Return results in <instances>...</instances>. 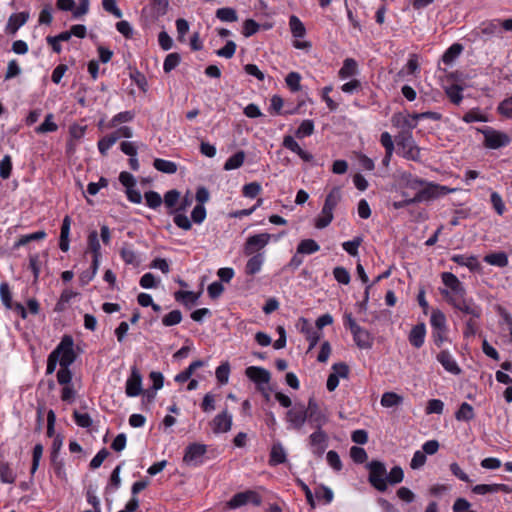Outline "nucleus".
Listing matches in <instances>:
<instances>
[{
    "label": "nucleus",
    "instance_id": "obj_1",
    "mask_svg": "<svg viewBox=\"0 0 512 512\" xmlns=\"http://www.w3.org/2000/svg\"><path fill=\"white\" fill-rule=\"evenodd\" d=\"M74 340L71 335H64L56 348L48 355L46 374L51 375L55 372L57 364L61 366L63 355H68L74 350Z\"/></svg>",
    "mask_w": 512,
    "mask_h": 512
},
{
    "label": "nucleus",
    "instance_id": "obj_2",
    "mask_svg": "<svg viewBox=\"0 0 512 512\" xmlns=\"http://www.w3.org/2000/svg\"><path fill=\"white\" fill-rule=\"evenodd\" d=\"M396 144L402 150V156L408 160L419 162L421 149L416 145L412 132L401 131L395 137Z\"/></svg>",
    "mask_w": 512,
    "mask_h": 512
},
{
    "label": "nucleus",
    "instance_id": "obj_3",
    "mask_svg": "<svg viewBox=\"0 0 512 512\" xmlns=\"http://www.w3.org/2000/svg\"><path fill=\"white\" fill-rule=\"evenodd\" d=\"M443 284L448 289H442L441 294L451 303V299H459L466 295L464 285L460 280L451 272H443L441 274Z\"/></svg>",
    "mask_w": 512,
    "mask_h": 512
},
{
    "label": "nucleus",
    "instance_id": "obj_4",
    "mask_svg": "<svg viewBox=\"0 0 512 512\" xmlns=\"http://www.w3.org/2000/svg\"><path fill=\"white\" fill-rule=\"evenodd\" d=\"M369 470V483L379 492H385L388 488L386 484L387 470L383 462L373 460L367 464Z\"/></svg>",
    "mask_w": 512,
    "mask_h": 512
},
{
    "label": "nucleus",
    "instance_id": "obj_5",
    "mask_svg": "<svg viewBox=\"0 0 512 512\" xmlns=\"http://www.w3.org/2000/svg\"><path fill=\"white\" fill-rule=\"evenodd\" d=\"M191 203L192 199L188 196H185L182 199L180 198L176 208L168 212V214L172 216L174 224L184 231H188L192 227L191 220L186 215V210L191 205Z\"/></svg>",
    "mask_w": 512,
    "mask_h": 512
},
{
    "label": "nucleus",
    "instance_id": "obj_6",
    "mask_svg": "<svg viewBox=\"0 0 512 512\" xmlns=\"http://www.w3.org/2000/svg\"><path fill=\"white\" fill-rule=\"evenodd\" d=\"M451 191L446 186H442L433 182H427L424 184L418 192L414 195L415 203L428 202L430 200L436 199L440 196L446 195Z\"/></svg>",
    "mask_w": 512,
    "mask_h": 512
},
{
    "label": "nucleus",
    "instance_id": "obj_7",
    "mask_svg": "<svg viewBox=\"0 0 512 512\" xmlns=\"http://www.w3.org/2000/svg\"><path fill=\"white\" fill-rule=\"evenodd\" d=\"M484 135V146L489 149H499L511 143V138L504 132L490 127L478 129Z\"/></svg>",
    "mask_w": 512,
    "mask_h": 512
},
{
    "label": "nucleus",
    "instance_id": "obj_8",
    "mask_svg": "<svg viewBox=\"0 0 512 512\" xmlns=\"http://www.w3.org/2000/svg\"><path fill=\"white\" fill-rule=\"evenodd\" d=\"M160 0H152L142 9L141 22L145 29H157L159 27Z\"/></svg>",
    "mask_w": 512,
    "mask_h": 512
},
{
    "label": "nucleus",
    "instance_id": "obj_9",
    "mask_svg": "<svg viewBox=\"0 0 512 512\" xmlns=\"http://www.w3.org/2000/svg\"><path fill=\"white\" fill-rule=\"evenodd\" d=\"M306 407L303 403H295L294 406L286 413V421L288 428L293 430H301L307 421Z\"/></svg>",
    "mask_w": 512,
    "mask_h": 512
},
{
    "label": "nucleus",
    "instance_id": "obj_10",
    "mask_svg": "<svg viewBox=\"0 0 512 512\" xmlns=\"http://www.w3.org/2000/svg\"><path fill=\"white\" fill-rule=\"evenodd\" d=\"M206 451L207 446L204 444H190L185 449L183 460L187 465L197 467L204 462Z\"/></svg>",
    "mask_w": 512,
    "mask_h": 512
},
{
    "label": "nucleus",
    "instance_id": "obj_11",
    "mask_svg": "<svg viewBox=\"0 0 512 512\" xmlns=\"http://www.w3.org/2000/svg\"><path fill=\"white\" fill-rule=\"evenodd\" d=\"M270 239L271 235L269 233H260L249 236L244 244L243 253L246 256L260 253L259 251L269 243Z\"/></svg>",
    "mask_w": 512,
    "mask_h": 512
},
{
    "label": "nucleus",
    "instance_id": "obj_12",
    "mask_svg": "<svg viewBox=\"0 0 512 512\" xmlns=\"http://www.w3.org/2000/svg\"><path fill=\"white\" fill-rule=\"evenodd\" d=\"M76 358L77 355L74 350L73 352H70L68 355H63L61 367L56 374L57 382L60 385L67 386L68 384H72L73 373L70 370V366L75 362Z\"/></svg>",
    "mask_w": 512,
    "mask_h": 512
},
{
    "label": "nucleus",
    "instance_id": "obj_13",
    "mask_svg": "<svg viewBox=\"0 0 512 512\" xmlns=\"http://www.w3.org/2000/svg\"><path fill=\"white\" fill-rule=\"evenodd\" d=\"M247 503H253L256 506H259L261 504V498L255 491L247 490L236 493L226 505L229 509H236L246 505Z\"/></svg>",
    "mask_w": 512,
    "mask_h": 512
},
{
    "label": "nucleus",
    "instance_id": "obj_14",
    "mask_svg": "<svg viewBox=\"0 0 512 512\" xmlns=\"http://www.w3.org/2000/svg\"><path fill=\"white\" fill-rule=\"evenodd\" d=\"M454 308L459 311L470 315L473 318H480L482 314V310L480 306L476 305L472 299H466L465 296L459 299H451V303Z\"/></svg>",
    "mask_w": 512,
    "mask_h": 512
},
{
    "label": "nucleus",
    "instance_id": "obj_15",
    "mask_svg": "<svg viewBox=\"0 0 512 512\" xmlns=\"http://www.w3.org/2000/svg\"><path fill=\"white\" fill-rule=\"evenodd\" d=\"M314 429L315 431L309 436V445L315 455L321 456L327 447L328 436L322 428Z\"/></svg>",
    "mask_w": 512,
    "mask_h": 512
},
{
    "label": "nucleus",
    "instance_id": "obj_16",
    "mask_svg": "<svg viewBox=\"0 0 512 512\" xmlns=\"http://www.w3.org/2000/svg\"><path fill=\"white\" fill-rule=\"evenodd\" d=\"M142 392V376L136 366L131 369V375L126 382V394L129 397H136Z\"/></svg>",
    "mask_w": 512,
    "mask_h": 512
},
{
    "label": "nucleus",
    "instance_id": "obj_17",
    "mask_svg": "<svg viewBox=\"0 0 512 512\" xmlns=\"http://www.w3.org/2000/svg\"><path fill=\"white\" fill-rule=\"evenodd\" d=\"M436 359L447 372L453 375H459L462 372L456 360L448 350H442L437 354Z\"/></svg>",
    "mask_w": 512,
    "mask_h": 512
},
{
    "label": "nucleus",
    "instance_id": "obj_18",
    "mask_svg": "<svg viewBox=\"0 0 512 512\" xmlns=\"http://www.w3.org/2000/svg\"><path fill=\"white\" fill-rule=\"evenodd\" d=\"M392 124L395 127L401 128L402 131H410L417 126L418 120L414 118V114L404 115L402 113H395L391 118Z\"/></svg>",
    "mask_w": 512,
    "mask_h": 512
},
{
    "label": "nucleus",
    "instance_id": "obj_19",
    "mask_svg": "<svg viewBox=\"0 0 512 512\" xmlns=\"http://www.w3.org/2000/svg\"><path fill=\"white\" fill-rule=\"evenodd\" d=\"M72 219L69 215H66L63 218L61 229H60V237H59V248L62 252H67L70 248V229H71Z\"/></svg>",
    "mask_w": 512,
    "mask_h": 512
},
{
    "label": "nucleus",
    "instance_id": "obj_20",
    "mask_svg": "<svg viewBox=\"0 0 512 512\" xmlns=\"http://www.w3.org/2000/svg\"><path fill=\"white\" fill-rule=\"evenodd\" d=\"M211 425L214 433H225L231 429L232 416L224 411L215 416Z\"/></svg>",
    "mask_w": 512,
    "mask_h": 512
},
{
    "label": "nucleus",
    "instance_id": "obj_21",
    "mask_svg": "<svg viewBox=\"0 0 512 512\" xmlns=\"http://www.w3.org/2000/svg\"><path fill=\"white\" fill-rule=\"evenodd\" d=\"M246 376L256 384H267L270 381V372L265 368L250 366L245 371Z\"/></svg>",
    "mask_w": 512,
    "mask_h": 512
},
{
    "label": "nucleus",
    "instance_id": "obj_22",
    "mask_svg": "<svg viewBox=\"0 0 512 512\" xmlns=\"http://www.w3.org/2000/svg\"><path fill=\"white\" fill-rule=\"evenodd\" d=\"M28 19V11L13 13L8 19V23L6 25V33L15 34L18 31V29L28 21Z\"/></svg>",
    "mask_w": 512,
    "mask_h": 512
},
{
    "label": "nucleus",
    "instance_id": "obj_23",
    "mask_svg": "<svg viewBox=\"0 0 512 512\" xmlns=\"http://www.w3.org/2000/svg\"><path fill=\"white\" fill-rule=\"evenodd\" d=\"M351 333L353 335V340L358 348L370 349L372 347L373 337L366 329L360 326Z\"/></svg>",
    "mask_w": 512,
    "mask_h": 512
},
{
    "label": "nucleus",
    "instance_id": "obj_24",
    "mask_svg": "<svg viewBox=\"0 0 512 512\" xmlns=\"http://www.w3.org/2000/svg\"><path fill=\"white\" fill-rule=\"evenodd\" d=\"M426 327L424 323L415 325L408 336L410 344L415 348H421L425 342Z\"/></svg>",
    "mask_w": 512,
    "mask_h": 512
},
{
    "label": "nucleus",
    "instance_id": "obj_25",
    "mask_svg": "<svg viewBox=\"0 0 512 512\" xmlns=\"http://www.w3.org/2000/svg\"><path fill=\"white\" fill-rule=\"evenodd\" d=\"M250 256L251 257L248 259L245 265V274L248 276H253L261 271L265 261V255L264 253H257Z\"/></svg>",
    "mask_w": 512,
    "mask_h": 512
},
{
    "label": "nucleus",
    "instance_id": "obj_26",
    "mask_svg": "<svg viewBox=\"0 0 512 512\" xmlns=\"http://www.w3.org/2000/svg\"><path fill=\"white\" fill-rule=\"evenodd\" d=\"M287 461V454L280 442L274 443L271 447L269 465L277 466Z\"/></svg>",
    "mask_w": 512,
    "mask_h": 512
},
{
    "label": "nucleus",
    "instance_id": "obj_27",
    "mask_svg": "<svg viewBox=\"0 0 512 512\" xmlns=\"http://www.w3.org/2000/svg\"><path fill=\"white\" fill-rule=\"evenodd\" d=\"M451 260L458 265L467 267L470 271H476L480 267L477 257L474 255L455 254L451 257Z\"/></svg>",
    "mask_w": 512,
    "mask_h": 512
},
{
    "label": "nucleus",
    "instance_id": "obj_28",
    "mask_svg": "<svg viewBox=\"0 0 512 512\" xmlns=\"http://www.w3.org/2000/svg\"><path fill=\"white\" fill-rule=\"evenodd\" d=\"M342 195H341V189L340 187H334L329 192V194L326 196L323 208L326 211L332 212L335 209V207L338 205V203L341 201Z\"/></svg>",
    "mask_w": 512,
    "mask_h": 512
},
{
    "label": "nucleus",
    "instance_id": "obj_29",
    "mask_svg": "<svg viewBox=\"0 0 512 512\" xmlns=\"http://www.w3.org/2000/svg\"><path fill=\"white\" fill-rule=\"evenodd\" d=\"M484 261L489 265L500 268L506 267L509 263L508 256L505 252H495L487 254L484 257Z\"/></svg>",
    "mask_w": 512,
    "mask_h": 512
},
{
    "label": "nucleus",
    "instance_id": "obj_30",
    "mask_svg": "<svg viewBox=\"0 0 512 512\" xmlns=\"http://www.w3.org/2000/svg\"><path fill=\"white\" fill-rule=\"evenodd\" d=\"M0 480L5 484H12L16 480V473L7 461L0 460Z\"/></svg>",
    "mask_w": 512,
    "mask_h": 512
},
{
    "label": "nucleus",
    "instance_id": "obj_31",
    "mask_svg": "<svg viewBox=\"0 0 512 512\" xmlns=\"http://www.w3.org/2000/svg\"><path fill=\"white\" fill-rule=\"evenodd\" d=\"M174 297L176 301L181 302L183 305H185L188 308H191L193 305L196 304L199 294H196L191 291H182L179 290L175 292Z\"/></svg>",
    "mask_w": 512,
    "mask_h": 512
},
{
    "label": "nucleus",
    "instance_id": "obj_32",
    "mask_svg": "<svg viewBox=\"0 0 512 512\" xmlns=\"http://www.w3.org/2000/svg\"><path fill=\"white\" fill-rule=\"evenodd\" d=\"M205 365L206 362L203 360H196L192 362L184 371L175 376V381L179 383L188 381L196 369Z\"/></svg>",
    "mask_w": 512,
    "mask_h": 512
},
{
    "label": "nucleus",
    "instance_id": "obj_33",
    "mask_svg": "<svg viewBox=\"0 0 512 512\" xmlns=\"http://www.w3.org/2000/svg\"><path fill=\"white\" fill-rule=\"evenodd\" d=\"M463 51V46L459 43L452 44L442 55V61L446 65H450Z\"/></svg>",
    "mask_w": 512,
    "mask_h": 512
},
{
    "label": "nucleus",
    "instance_id": "obj_34",
    "mask_svg": "<svg viewBox=\"0 0 512 512\" xmlns=\"http://www.w3.org/2000/svg\"><path fill=\"white\" fill-rule=\"evenodd\" d=\"M53 119L54 115L52 113L47 114L43 123L35 128V132L37 134H46L57 131L58 125L53 121Z\"/></svg>",
    "mask_w": 512,
    "mask_h": 512
},
{
    "label": "nucleus",
    "instance_id": "obj_35",
    "mask_svg": "<svg viewBox=\"0 0 512 512\" xmlns=\"http://www.w3.org/2000/svg\"><path fill=\"white\" fill-rule=\"evenodd\" d=\"M320 250L319 244L313 239H304L297 246L298 254H313Z\"/></svg>",
    "mask_w": 512,
    "mask_h": 512
},
{
    "label": "nucleus",
    "instance_id": "obj_36",
    "mask_svg": "<svg viewBox=\"0 0 512 512\" xmlns=\"http://www.w3.org/2000/svg\"><path fill=\"white\" fill-rule=\"evenodd\" d=\"M307 415V421L312 428H322L328 422L327 415L321 409Z\"/></svg>",
    "mask_w": 512,
    "mask_h": 512
},
{
    "label": "nucleus",
    "instance_id": "obj_37",
    "mask_svg": "<svg viewBox=\"0 0 512 512\" xmlns=\"http://www.w3.org/2000/svg\"><path fill=\"white\" fill-rule=\"evenodd\" d=\"M289 27L292 35L295 38H303L306 34V28L302 21L295 15H291L289 18Z\"/></svg>",
    "mask_w": 512,
    "mask_h": 512
},
{
    "label": "nucleus",
    "instance_id": "obj_38",
    "mask_svg": "<svg viewBox=\"0 0 512 512\" xmlns=\"http://www.w3.org/2000/svg\"><path fill=\"white\" fill-rule=\"evenodd\" d=\"M244 160H245L244 151H238L226 160L223 168L226 171L238 169L243 165Z\"/></svg>",
    "mask_w": 512,
    "mask_h": 512
},
{
    "label": "nucleus",
    "instance_id": "obj_39",
    "mask_svg": "<svg viewBox=\"0 0 512 512\" xmlns=\"http://www.w3.org/2000/svg\"><path fill=\"white\" fill-rule=\"evenodd\" d=\"M475 414H474V409L473 407L467 403V402H463L459 409L456 411L455 413V418L458 420V421H465V422H468L470 420H472L474 418Z\"/></svg>",
    "mask_w": 512,
    "mask_h": 512
},
{
    "label": "nucleus",
    "instance_id": "obj_40",
    "mask_svg": "<svg viewBox=\"0 0 512 512\" xmlns=\"http://www.w3.org/2000/svg\"><path fill=\"white\" fill-rule=\"evenodd\" d=\"M181 198V193L176 190L172 189L165 193L164 198L162 199V202L164 203L165 207L168 209V212L174 208L177 207L179 201Z\"/></svg>",
    "mask_w": 512,
    "mask_h": 512
},
{
    "label": "nucleus",
    "instance_id": "obj_41",
    "mask_svg": "<svg viewBox=\"0 0 512 512\" xmlns=\"http://www.w3.org/2000/svg\"><path fill=\"white\" fill-rule=\"evenodd\" d=\"M501 22L498 19H494L488 22H483L480 26L481 33L483 35L491 36L497 35L501 32Z\"/></svg>",
    "mask_w": 512,
    "mask_h": 512
},
{
    "label": "nucleus",
    "instance_id": "obj_42",
    "mask_svg": "<svg viewBox=\"0 0 512 512\" xmlns=\"http://www.w3.org/2000/svg\"><path fill=\"white\" fill-rule=\"evenodd\" d=\"M357 73V62L352 58H347L343 62V66L339 70V77L346 79Z\"/></svg>",
    "mask_w": 512,
    "mask_h": 512
},
{
    "label": "nucleus",
    "instance_id": "obj_43",
    "mask_svg": "<svg viewBox=\"0 0 512 512\" xmlns=\"http://www.w3.org/2000/svg\"><path fill=\"white\" fill-rule=\"evenodd\" d=\"M150 378L153 385L150 389H147L144 394V397L148 402L155 398L157 390L160 389V371H152L150 373Z\"/></svg>",
    "mask_w": 512,
    "mask_h": 512
},
{
    "label": "nucleus",
    "instance_id": "obj_44",
    "mask_svg": "<svg viewBox=\"0 0 512 512\" xmlns=\"http://www.w3.org/2000/svg\"><path fill=\"white\" fill-rule=\"evenodd\" d=\"M403 402V397L394 392H385L380 400L383 407L390 408L400 405Z\"/></svg>",
    "mask_w": 512,
    "mask_h": 512
},
{
    "label": "nucleus",
    "instance_id": "obj_45",
    "mask_svg": "<svg viewBox=\"0 0 512 512\" xmlns=\"http://www.w3.org/2000/svg\"><path fill=\"white\" fill-rule=\"evenodd\" d=\"M430 324L433 328V331L446 330V317L444 313L441 312L440 310H434L431 314Z\"/></svg>",
    "mask_w": 512,
    "mask_h": 512
},
{
    "label": "nucleus",
    "instance_id": "obj_46",
    "mask_svg": "<svg viewBox=\"0 0 512 512\" xmlns=\"http://www.w3.org/2000/svg\"><path fill=\"white\" fill-rule=\"evenodd\" d=\"M118 135L116 134H109L104 136L98 141V150L99 152L105 156L107 154V151L117 142Z\"/></svg>",
    "mask_w": 512,
    "mask_h": 512
},
{
    "label": "nucleus",
    "instance_id": "obj_47",
    "mask_svg": "<svg viewBox=\"0 0 512 512\" xmlns=\"http://www.w3.org/2000/svg\"><path fill=\"white\" fill-rule=\"evenodd\" d=\"M314 132L313 120H303L295 132V136L299 139L312 135Z\"/></svg>",
    "mask_w": 512,
    "mask_h": 512
},
{
    "label": "nucleus",
    "instance_id": "obj_48",
    "mask_svg": "<svg viewBox=\"0 0 512 512\" xmlns=\"http://www.w3.org/2000/svg\"><path fill=\"white\" fill-rule=\"evenodd\" d=\"M216 17L223 22H235L238 20L235 9L230 7L219 8Z\"/></svg>",
    "mask_w": 512,
    "mask_h": 512
},
{
    "label": "nucleus",
    "instance_id": "obj_49",
    "mask_svg": "<svg viewBox=\"0 0 512 512\" xmlns=\"http://www.w3.org/2000/svg\"><path fill=\"white\" fill-rule=\"evenodd\" d=\"M462 120L466 123L487 122L488 118L481 113L479 108H473L465 113V115L462 117Z\"/></svg>",
    "mask_w": 512,
    "mask_h": 512
},
{
    "label": "nucleus",
    "instance_id": "obj_50",
    "mask_svg": "<svg viewBox=\"0 0 512 512\" xmlns=\"http://www.w3.org/2000/svg\"><path fill=\"white\" fill-rule=\"evenodd\" d=\"M0 298H1L3 305L7 309H12V307H13L12 293L10 291V287L7 282H2L0 284Z\"/></svg>",
    "mask_w": 512,
    "mask_h": 512
},
{
    "label": "nucleus",
    "instance_id": "obj_51",
    "mask_svg": "<svg viewBox=\"0 0 512 512\" xmlns=\"http://www.w3.org/2000/svg\"><path fill=\"white\" fill-rule=\"evenodd\" d=\"M43 445L41 443H37L32 451V464L30 469V474L33 476L39 467L40 460L43 455Z\"/></svg>",
    "mask_w": 512,
    "mask_h": 512
},
{
    "label": "nucleus",
    "instance_id": "obj_52",
    "mask_svg": "<svg viewBox=\"0 0 512 512\" xmlns=\"http://www.w3.org/2000/svg\"><path fill=\"white\" fill-rule=\"evenodd\" d=\"M181 62V56L177 52L169 53L163 64V69L166 73L171 72L173 69H175L179 63Z\"/></svg>",
    "mask_w": 512,
    "mask_h": 512
},
{
    "label": "nucleus",
    "instance_id": "obj_53",
    "mask_svg": "<svg viewBox=\"0 0 512 512\" xmlns=\"http://www.w3.org/2000/svg\"><path fill=\"white\" fill-rule=\"evenodd\" d=\"M404 185L406 188L415 190L418 192V190L426 184V180H423L421 178L415 177L411 174H407L403 176Z\"/></svg>",
    "mask_w": 512,
    "mask_h": 512
},
{
    "label": "nucleus",
    "instance_id": "obj_54",
    "mask_svg": "<svg viewBox=\"0 0 512 512\" xmlns=\"http://www.w3.org/2000/svg\"><path fill=\"white\" fill-rule=\"evenodd\" d=\"M50 462L55 475L61 480L66 479L64 461L59 456H55L50 457Z\"/></svg>",
    "mask_w": 512,
    "mask_h": 512
},
{
    "label": "nucleus",
    "instance_id": "obj_55",
    "mask_svg": "<svg viewBox=\"0 0 512 512\" xmlns=\"http://www.w3.org/2000/svg\"><path fill=\"white\" fill-rule=\"evenodd\" d=\"M88 249L91 251L92 256L101 255V246L98 238L97 231L93 230L89 233L87 239Z\"/></svg>",
    "mask_w": 512,
    "mask_h": 512
},
{
    "label": "nucleus",
    "instance_id": "obj_56",
    "mask_svg": "<svg viewBox=\"0 0 512 512\" xmlns=\"http://www.w3.org/2000/svg\"><path fill=\"white\" fill-rule=\"evenodd\" d=\"M404 479V472L400 466H394L386 476V484L395 485Z\"/></svg>",
    "mask_w": 512,
    "mask_h": 512
},
{
    "label": "nucleus",
    "instance_id": "obj_57",
    "mask_svg": "<svg viewBox=\"0 0 512 512\" xmlns=\"http://www.w3.org/2000/svg\"><path fill=\"white\" fill-rule=\"evenodd\" d=\"M12 158L10 155H5L0 161V177L3 180L9 179L12 173Z\"/></svg>",
    "mask_w": 512,
    "mask_h": 512
},
{
    "label": "nucleus",
    "instance_id": "obj_58",
    "mask_svg": "<svg viewBox=\"0 0 512 512\" xmlns=\"http://www.w3.org/2000/svg\"><path fill=\"white\" fill-rule=\"evenodd\" d=\"M135 113L133 111H124L116 114L110 121L109 127H116L120 123L130 122L134 119Z\"/></svg>",
    "mask_w": 512,
    "mask_h": 512
},
{
    "label": "nucleus",
    "instance_id": "obj_59",
    "mask_svg": "<svg viewBox=\"0 0 512 512\" xmlns=\"http://www.w3.org/2000/svg\"><path fill=\"white\" fill-rule=\"evenodd\" d=\"M463 89L459 85H452L446 89V94L450 101L456 105H459L463 100Z\"/></svg>",
    "mask_w": 512,
    "mask_h": 512
},
{
    "label": "nucleus",
    "instance_id": "obj_60",
    "mask_svg": "<svg viewBox=\"0 0 512 512\" xmlns=\"http://www.w3.org/2000/svg\"><path fill=\"white\" fill-rule=\"evenodd\" d=\"M261 191L262 187L258 182H250L245 184L242 188V194L247 198H255L261 193Z\"/></svg>",
    "mask_w": 512,
    "mask_h": 512
},
{
    "label": "nucleus",
    "instance_id": "obj_61",
    "mask_svg": "<svg viewBox=\"0 0 512 512\" xmlns=\"http://www.w3.org/2000/svg\"><path fill=\"white\" fill-rule=\"evenodd\" d=\"M73 419L81 428H89L93 424V420L88 413H80L77 410H74L73 412Z\"/></svg>",
    "mask_w": 512,
    "mask_h": 512
},
{
    "label": "nucleus",
    "instance_id": "obj_62",
    "mask_svg": "<svg viewBox=\"0 0 512 512\" xmlns=\"http://www.w3.org/2000/svg\"><path fill=\"white\" fill-rule=\"evenodd\" d=\"M230 374V365L228 362H224L216 368V378L222 385L227 384Z\"/></svg>",
    "mask_w": 512,
    "mask_h": 512
},
{
    "label": "nucleus",
    "instance_id": "obj_63",
    "mask_svg": "<svg viewBox=\"0 0 512 512\" xmlns=\"http://www.w3.org/2000/svg\"><path fill=\"white\" fill-rule=\"evenodd\" d=\"M333 276L338 283L343 285L349 284L351 280L349 271L342 266L333 269Z\"/></svg>",
    "mask_w": 512,
    "mask_h": 512
},
{
    "label": "nucleus",
    "instance_id": "obj_64",
    "mask_svg": "<svg viewBox=\"0 0 512 512\" xmlns=\"http://www.w3.org/2000/svg\"><path fill=\"white\" fill-rule=\"evenodd\" d=\"M497 111L499 114L506 118H512V96L505 98L502 100L498 107Z\"/></svg>",
    "mask_w": 512,
    "mask_h": 512
}]
</instances>
